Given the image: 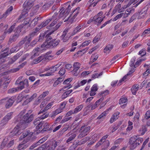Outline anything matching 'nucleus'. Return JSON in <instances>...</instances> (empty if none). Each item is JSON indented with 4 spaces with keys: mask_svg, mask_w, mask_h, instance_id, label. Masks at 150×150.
Here are the masks:
<instances>
[{
    "mask_svg": "<svg viewBox=\"0 0 150 150\" xmlns=\"http://www.w3.org/2000/svg\"><path fill=\"white\" fill-rule=\"evenodd\" d=\"M24 111L21 112L18 116L15 118L16 122H19V124H18L10 133V135L12 137L18 136L22 132V129L23 128L24 123H28L31 122L33 118V115H31L29 117V115L27 113L25 115L22 117Z\"/></svg>",
    "mask_w": 150,
    "mask_h": 150,
    "instance_id": "obj_1",
    "label": "nucleus"
},
{
    "mask_svg": "<svg viewBox=\"0 0 150 150\" xmlns=\"http://www.w3.org/2000/svg\"><path fill=\"white\" fill-rule=\"evenodd\" d=\"M59 42V40H46L42 45L40 48L38 47L33 50L34 54L32 58L38 55L42 51L46 50L51 46L54 47L57 46Z\"/></svg>",
    "mask_w": 150,
    "mask_h": 150,
    "instance_id": "obj_2",
    "label": "nucleus"
},
{
    "mask_svg": "<svg viewBox=\"0 0 150 150\" xmlns=\"http://www.w3.org/2000/svg\"><path fill=\"white\" fill-rule=\"evenodd\" d=\"M33 6V1L31 0H27L24 3L23 5L24 10L20 16V19H25V18L28 15V11Z\"/></svg>",
    "mask_w": 150,
    "mask_h": 150,
    "instance_id": "obj_3",
    "label": "nucleus"
},
{
    "mask_svg": "<svg viewBox=\"0 0 150 150\" xmlns=\"http://www.w3.org/2000/svg\"><path fill=\"white\" fill-rule=\"evenodd\" d=\"M143 141L142 138H138L137 136H134L131 137L129 141L130 149L131 150L134 149Z\"/></svg>",
    "mask_w": 150,
    "mask_h": 150,
    "instance_id": "obj_4",
    "label": "nucleus"
},
{
    "mask_svg": "<svg viewBox=\"0 0 150 150\" xmlns=\"http://www.w3.org/2000/svg\"><path fill=\"white\" fill-rule=\"evenodd\" d=\"M71 8V5H69L68 4H67L66 7L65 8L64 7L61 8L59 11L60 13L59 17H60L64 16L65 17H66L68 15Z\"/></svg>",
    "mask_w": 150,
    "mask_h": 150,
    "instance_id": "obj_5",
    "label": "nucleus"
},
{
    "mask_svg": "<svg viewBox=\"0 0 150 150\" xmlns=\"http://www.w3.org/2000/svg\"><path fill=\"white\" fill-rule=\"evenodd\" d=\"M102 15L103 13L100 12L93 18V21H94L95 23L97 25H99L103 21V18Z\"/></svg>",
    "mask_w": 150,
    "mask_h": 150,
    "instance_id": "obj_6",
    "label": "nucleus"
},
{
    "mask_svg": "<svg viewBox=\"0 0 150 150\" xmlns=\"http://www.w3.org/2000/svg\"><path fill=\"white\" fill-rule=\"evenodd\" d=\"M90 126L82 127L80 130V134L78 136L79 138H81L86 135L90 129Z\"/></svg>",
    "mask_w": 150,
    "mask_h": 150,
    "instance_id": "obj_7",
    "label": "nucleus"
},
{
    "mask_svg": "<svg viewBox=\"0 0 150 150\" xmlns=\"http://www.w3.org/2000/svg\"><path fill=\"white\" fill-rule=\"evenodd\" d=\"M51 20L50 19L47 20L45 23H42L39 26V28H37L36 29L35 31L33 33L32 35H35L37 34L36 33L39 30L42 28L43 27L46 25Z\"/></svg>",
    "mask_w": 150,
    "mask_h": 150,
    "instance_id": "obj_8",
    "label": "nucleus"
},
{
    "mask_svg": "<svg viewBox=\"0 0 150 150\" xmlns=\"http://www.w3.org/2000/svg\"><path fill=\"white\" fill-rule=\"evenodd\" d=\"M4 100L6 101V107L7 108H8L11 107L14 101V100L12 98L10 99L6 98L2 100L1 101H2V102H3Z\"/></svg>",
    "mask_w": 150,
    "mask_h": 150,
    "instance_id": "obj_9",
    "label": "nucleus"
},
{
    "mask_svg": "<svg viewBox=\"0 0 150 150\" xmlns=\"http://www.w3.org/2000/svg\"><path fill=\"white\" fill-rule=\"evenodd\" d=\"M79 8L78 7L73 12L74 13V16L72 18L71 17V16H69L68 19L67 20H65L64 22H66L67 21H69L70 22H72L74 21V19H75L77 15L78 14L79 12Z\"/></svg>",
    "mask_w": 150,
    "mask_h": 150,
    "instance_id": "obj_10",
    "label": "nucleus"
},
{
    "mask_svg": "<svg viewBox=\"0 0 150 150\" xmlns=\"http://www.w3.org/2000/svg\"><path fill=\"white\" fill-rule=\"evenodd\" d=\"M34 124L35 125H38L36 127V129L37 131H38V132H37L38 133L40 132V131H42V129L43 127V122H39V121H37V120L35 121L34 122Z\"/></svg>",
    "mask_w": 150,
    "mask_h": 150,
    "instance_id": "obj_11",
    "label": "nucleus"
},
{
    "mask_svg": "<svg viewBox=\"0 0 150 150\" xmlns=\"http://www.w3.org/2000/svg\"><path fill=\"white\" fill-rule=\"evenodd\" d=\"M136 58L135 57H134L132 58L131 59L130 62V67H132L134 66V68H135L137 67V66L139 64L140 62H141L143 61H144V59H141L138 60L136 63L135 65L134 64V62Z\"/></svg>",
    "mask_w": 150,
    "mask_h": 150,
    "instance_id": "obj_12",
    "label": "nucleus"
},
{
    "mask_svg": "<svg viewBox=\"0 0 150 150\" xmlns=\"http://www.w3.org/2000/svg\"><path fill=\"white\" fill-rule=\"evenodd\" d=\"M147 12V9L145 8H144L140 12L137 14V16H138V18L139 19L144 18L146 16Z\"/></svg>",
    "mask_w": 150,
    "mask_h": 150,
    "instance_id": "obj_13",
    "label": "nucleus"
},
{
    "mask_svg": "<svg viewBox=\"0 0 150 150\" xmlns=\"http://www.w3.org/2000/svg\"><path fill=\"white\" fill-rule=\"evenodd\" d=\"M12 113V112L9 113L4 117L2 121V125L6 124L8 121L11 118Z\"/></svg>",
    "mask_w": 150,
    "mask_h": 150,
    "instance_id": "obj_14",
    "label": "nucleus"
},
{
    "mask_svg": "<svg viewBox=\"0 0 150 150\" xmlns=\"http://www.w3.org/2000/svg\"><path fill=\"white\" fill-rule=\"evenodd\" d=\"M61 64L59 63L57 64V65H56L55 66H52V67L49 68H47L45 69V71H47L48 70H49L51 72V75L52 74V73H53L58 68L61 66Z\"/></svg>",
    "mask_w": 150,
    "mask_h": 150,
    "instance_id": "obj_15",
    "label": "nucleus"
},
{
    "mask_svg": "<svg viewBox=\"0 0 150 150\" xmlns=\"http://www.w3.org/2000/svg\"><path fill=\"white\" fill-rule=\"evenodd\" d=\"M58 143L55 141L50 142V145L47 146V150H54L56 146L58 145Z\"/></svg>",
    "mask_w": 150,
    "mask_h": 150,
    "instance_id": "obj_16",
    "label": "nucleus"
},
{
    "mask_svg": "<svg viewBox=\"0 0 150 150\" xmlns=\"http://www.w3.org/2000/svg\"><path fill=\"white\" fill-rule=\"evenodd\" d=\"M119 103L121 105V107L122 108H124L127 104V99L125 98H121L120 100Z\"/></svg>",
    "mask_w": 150,
    "mask_h": 150,
    "instance_id": "obj_17",
    "label": "nucleus"
},
{
    "mask_svg": "<svg viewBox=\"0 0 150 150\" xmlns=\"http://www.w3.org/2000/svg\"><path fill=\"white\" fill-rule=\"evenodd\" d=\"M27 141H24L21 143L20 144L18 147V150H23L29 146L28 144H26Z\"/></svg>",
    "mask_w": 150,
    "mask_h": 150,
    "instance_id": "obj_18",
    "label": "nucleus"
},
{
    "mask_svg": "<svg viewBox=\"0 0 150 150\" xmlns=\"http://www.w3.org/2000/svg\"><path fill=\"white\" fill-rule=\"evenodd\" d=\"M120 114V112L118 111L115 112L112 116L110 120V122L111 123H112L117 119L119 117V115Z\"/></svg>",
    "mask_w": 150,
    "mask_h": 150,
    "instance_id": "obj_19",
    "label": "nucleus"
},
{
    "mask_svg": "<svg viewBox=\"0 0 150 150\" xmlns=\"http://www.w3.org/2000/svg\"><path fill=\"white\" fill-rule=\"evenodd\" d=\"M87 82V80L86 79L78 81L77 83L74 86V89H76L81 86H83Z\"/></svg>",
    "mask_w": 150,
    "mask_h": 150,
    "instance_id": "obj_20",
    "label": "nucleus"
},
{
    "mask_svg": "<svg viewBox=\"0 0 150 150\" xmlns=\"http://www.w3.org/2000/svg\"><path fill=\"white\" fill-rule=\"evenodd\" d=\"M76 133H73L72 132H70L69 133L66 135V137L69 136L68 139L67 140V142H69L74 139L76 137Z\"/></svg>",
    "mask_w": 150,
    "mask_h": 150,
    "instance_id": "obj_21",
    "label": "nucleus"
},
{
    "mask_svg": "<svg viewBox=\"0 0 150 150\" xmlns=\"http://www.w3.org/2000/svg\"><path fill=\"white\" fill-rule=\"evenodd\" d=\"M86 24H82L77 26L74 30V32L75 33H76L80 30L83 29L84 28L87 27Z\"/></svg>",
    "mask_w": 150,
    "mask_h": 150,
    "instance_id": "obj_22",
    "label": "nucleus"
},
{
    "mask_svg": "<svg viewBox=\"0 0 150 150\" xmlns=\"http://www.w3.org/2000/svg\"><path fill=\"white\" fill-rule=\"evenodd\" d=\"M44 57V60L45 61H47L50 60H51L53 59L54 56L51 55H49L48 53H47L45 55H42Z\"/></svg>",
    "mask_w": 150,
    "mask_h": 150,
    "instance_id": "obj_23",
    "label": "nucleus"
},
{
    "mask_svg": "<svg viewBox=\"0 0 150 150\" xmlns=\"http://www.w3.org/2000/svg\"><path fill=\"white\" fill-rule=\"evenodd\" d=\"M47 139V137H43L38 142H37L36 144H34V145L31 146L30 149H32L34 148V147H36L37 146L40 144L43 143L44 142H45Z\"/></svg>",
    "mask_w": 150,
    "mask_h": 150,
    "instance_id": "obj_24",
    "label": "nucleus"
},
{
    "mask_svg": "<svg viewBox=\"0 0 150 150\" xmlns=\"http://www.w3.org/2000/svg\"><path fill=\"white\" fill-rule=\"evenodd\" d=\"M98 56L97 54H93L90 58L89 64H91L93 62L96 61L98 58Z\"/></svg>",
    "mask_w": 150,
    "mask_h": 150,
    "instance_id": "obj_25",
    "label": "nucleus"
},
{
    "mask_svg": "<svg viewBox=\"0 0 150 150\" xmlns=\"http://www.w3.org/2000/svg\"><path fill=\"white\" fill-rule=\"evenodd\" d=\"M58 13H54V15L52 16V20H54L53 22L50 25V28H48V29H52V27L55 24H56V20L57 19V15Z\"/></svg>",
    "mask_w": 150,
    "mask_h": 150,
    "instance_id": "obj_26",
    "label": "nucleus"
},
{
    "mask_svg": "<svg viewBox=\"0 0 150 150\" xmlns=\"http://www.w3.org/2000/svg\"><path fill=\"white\" fill-rule=\"evenodd\" d=\"M61 25L60 23H59L57 24L56 26L54 27L53 29L52 30L51 32H50V30H47L46 33H45V35H50L54 31L57 30L60 26Z\"/></svg>",
    "mask_w": 150,
    "mask_h": 150,
    "instance_id": "obj_27",
    "label": "nucleus"
},
{
    "mask_svg": "<svg viewBox=\"0 0 150 150\" xmlns=\"http://www.w3.org/2000/svg\"><path fill=\"white\" fill-rule=\"evenodd\" d=\"M67 30H65L63 32L62 35L61 36V38L62 39L63 41L66 42L69 39V37L68 35L66 36Z\"/></svg>",
    "mask_w": 150,
    "mask_h": 150,
    "instance_id": "obj_28",
    "label": "nucleus"
},
{
    "mask_svg": "<svg viewBox=\"0 0 150 150\" xmlns=\"http://www.w3.org/2000/svg\"><path fill=\"white\" fill-rule=\"evenodd\" d=\"M24 41H22L19 43V46H17L16 47H15L13 48H12L10 50V51L11 53L13 52H17L18 51L20 48V46L22 44H23L24 42Z\"/></svg>",
    "mask_w": 150,
    "mask_h": 150,
    "instance_id": "obj_29",
    "label": "nucleus"
},
{
    "mask_svg": "<svg viewBox=\"0 0 150 150\" xmlns=\"http://www.w3.org/2000/svg\"><path fill=\"white\" fill-rule=\"evenodd\" d=\"M113 45H109L106 46L104 49V52L106 53H108L112 49Z\"/></svg>",
    "mask_w": 150,
    "mask_h": 150,
    "instance_id": "obj_30",
    "label": "nucleus"
},
{
    "mask_svg": "<svg viewBox=\"0 0 150 150\" xmlns=\"http://www.w3.org/2000/svg\"><path fill=\"white\" fill-rule=\"evenodd\" d=\"M139 88V86L137 85H134L131 88V91L133 94L135 95Z\"/></svg>",
    "mask_w": 150,
    "mask_h": 150,
    "instance_id": "obj_31",
    "label": "nucleus"
},
{
    "mask_svg": "<svg viewBox=\"0 0 150 150\" xmlns=\"http://www.w3.org/2000/svg\"><path fill=\"white\" fill-rule=\"evenodd\" d=\"M49 91H46L44 92L41 95H40L38 98V100L40 101V100L43 99L48 94Z\"/></svg>",
    "mask_w": 150,
    "mask_h": 150,
    "instance_id": "obj_32",
    "label": "nucleus"
},
{
    "mask_svg": "<svg viewBox=\"0 0 150 150\" xmlns=\"http://www.w3.org/2000/svg\"><path fill=\"white\" fill-rule=\"evenodd\" d=\"M62 110L63 109L60 108L57 109L53 112L52 114L51 115V117L52 118L54 117L56 115H57L62 112Z\"/></svg>",
    "mask_w": 150,
    "mask_h": 150,
    "instance_id": "obj_33",
    "label": "nucleus"
},
{
    "mask_svg": "<svg viewBox=\"0 0 150 150\" xmlns=\"http://www.w3.org/2000/svg\"><path fill=\"white\" fill-rule=\"evenodd\" d=\"M13 8L12 6H10L7 10L6 13L2 15V17L6 18L9 14L10 12L12 10Z\"/></svg>",
    "mask_w": 150,
    "mask_h": 150,
    "instance_id": "obj_34",
    "label": "nucleus"
},
{
    "mask_svg": "<svg viewBox=\"0 0 150 150\" xmlns=\"http://www.w3.org/2000/svg\"><path fill=\"white\" fill-rule=\"evenodd\" d=\"M64 80V78L59 77L54 82V83L53 86L54 87L56 86L58 84H59L60 83L62 82Z\"/></svg>",
    "mask_w": 150,
    "mask_h": 150,
    "instance_id": "obj_35",
    "label": "nucleus"
},
{
    "mask_svg": "<svg viewBox=\"0 0 150 150\" xmlns=\"http://www.w3.org/2000/svg\"><path fill=\"white\" fill-rule=\"evenodd\" d=\"M42 60H44V57L42 55L37 59L34 60L33 62V63L34 64H37Z\"/></svg>",
    "mask_w": 150,
    "mask_h": 150,
    "instance_id": "obj_36",
    "label": "nucleus"
},
{
    "mask_svg": "<svg viewBox=\"0 0 150 150\" xmlns=\"http://www.w3.org/2000/svg\"><path fill=\"white\" fill-rule=\"evenodd\" d=\"M110 144L109 142L107 140L103 143V144L102 146V150H106L108 148Z\"/></svg>",
    "mask_w": 150,
    "mask_h": 150,
    "instance_id": "obj_37",
    "label": "nucleus"
},
{
    "mask_svg": "<svg viewBox=\"0 0 150 150\" xmlns=\"http://www.w3.org/2000/svg\"><path fill=\"white\" fill-rule=\"evenodd\" d=\"M121 7V5L120 4H118L116 5L113 11V14L115 13L117 11L119 12V10H120Z\"/></svg>",
    "mask_w": 150,
    "mask_h": 150,
    "instance_id": "obj_38",
    "label": "nucleus"
},
{
    "mask_svg": "<svg viewBox=\"0 0 150 150\" xmlns=\"http://www.w3.org/2000/svg\"><path fill=\"white\" fill-rule=\"evenodd\" d=\"M133 123L132 122L129 121L128 122V126L126 129V131L127 132H130L133 128Z\"/></svg>",
    "mask_w": 150,
    "mask_h": 150,
    "instance_id": "obj_39",
    "label": "nucleus"
},
{
    "mask_svg": "<svg viewBox=\"0 0 150 150\" xmlns=\"http://www.w3.org/2000/svg\"><path fill=\"white\" fill-rule=\"evenodd\" d=\"M83 107V105H80L77 106L75 109L74 113H76L80 111Z\"/></svg>",
    "mask_w": 150,
    "mask_h": 150,
    "instance_id": "obj_40",
    "label": "nucleus"
},
{
    "mask_svg": "<svg viewBox=\"0 0 150 150\" xmlns=\"http://www.w3.org/2000/svg\"><path fill=\"white\" fill-rule=\"evenodd\" d=\"M147 67L146 68H147L146 71L143 74V75L144 77H146L150 73V67H148L149 65H145L144 66V67Z\"/></svg>",
    "mask_w": 150,
    "mask_h": 150,
    "instance_id": "obj_41",
    "label": "nucleus"
},
{
    "mask_svg": "<svg viewBox=\"0 0 150 150\" xmlns=\"http://www.w3.org/2000/svg\"><path fill=\"white\" fill-rule=\"evenodd\" d=\"M81 64L78 62H76L74 63L73 64L74 69L75 70H78L80 68Z\"/></svg>",
    "mask_w": 150,
    "mask_h": 150,
    "instance_id": "obj_42",
    "label": "nucleus"
},
{
    "mask_svg": "<svg viewBox=\"0 0 150 150\" xmlns=\"http://www.w3.org/2000/svg\"><path fill=\"white\" fill-rule=\"evenodd\" d=\"M146 130V129L145 126H142L141 129L139 130V132L140 134L142 135L144 134Z\"/></svg>",
    "mask_w": 150,
    "mask_h": 150,
    "instance_id": "obj_43",
    "label": "nucleus"
},
{
    "mask_svg": "<svg viewBox=\"0 0 150 150\" xmlns=\"http://www.w3.org/2000/svg\"><path fill=\"white\" fill-rule=\"evenodd\" d=\"M8 141V139L7 138H5L4 139L2 142L1 145V148H3L4 146L6 144V143Z\"/></svg>",
    "mask_w": 150,
    "mask_h": 150,
    "instance_id": "obj_44",
    "label": "nucleus"
},
{
    "mask_svg": "<svg viewBox=\"0 0 150 150\" xmlns=\"http://www.w3.org/2000/svg\"><path fill=\"white\" fill-rule=\"evenodd\" d=\"M108 137V135H106L105 136H104L101 139L100 141V142H99L97 144L96 146L97 147L102 142H104V140L105 139H106Z\"/></svg>",
    "mask_w": 150,
    "mask_h": 150,
    "instance_id": "obj_45",
    "label": "nucleus"
},
{
    "mask_svg": "<svg viewBox=\"0 0 150 150\" xmlns=\"http://www.w3.org/2000/svg\"><path fill=\"white\" fill-rule=\"evenodd\" d=\"M73 80V78H70L65 80L63 82L64 84H68Z\"/></svg>",
    "mask_w": 150,
    "mask_h": 150,
    "instance_id": "obj_46",
    "label": "nucleus"
},
{
    "mask_svg": "<svg viewBox=\"0 0 150 150\" xmlns=\"http://www.w3.org/2000/svg\"><path fill=\"white\" fill-rule=\"evenodd\" d=\"M123 16V13H120L117 16H116L112 20L113 21H116L118 19L122 17Z\"/></svg>",
    "mask_w": 150,
    "mask_h": 150,
    "instance_id": "obj_47",
    "label": "nucleus"
},
{
    "mask_svg": "<svg viewBox=\"0 0 150 150\" xmlns=\"http://www.w3.org/2000/svg\"><path fill=\"white\" fill-rule=\"evenodd\" d=\"M91 42V41L90 40L86 41L84 42H83L82 44L79 47H84L88 45Z\"/></svg>",
    "mask_w": 150,
    "mask_h": 150,
    "instance_id": "obj_48",
    "label": "nucleus"
},
{
    "mask_svg": "<svg viewBox=\"0 0 150 150\" xmlns=\"http://www.w3.org/2000/svg\"><path fill=\"white\" fill-rule=\"evenodd\" d=\"M14 25H12L11 27L9 28L8 29V31H5L4 33L5 34H6L7 33H10L13 30V29L14 28Z\"/></svg>",
    "mask_w": 150,
    "mask_h": 150,
    "instance_id": "obj_49",
    "label": "nucleus"
},
{
    "mask_svg": "<svg viewBox=\"0 0 150 150\" xmlns=\"http://www.w3.org/2000/svg\"><path fill=\"white\" fill-rule=\"evenodd\" d=\"M110 108H109L108 110H106V111L105 112H103L101 115H100L98 117V119H100L101 118H102L104 116H105L106 115V112H108Z\"/></svg>",
    "mask_w": 150,
    "mask_h": 150,
    "instance_id": "obj_50",
    "label": "nucleus"
},
{
    "mask_svg": "<svg viewBox=\"0 0 150 150\" xmlns=\"http://www.w3.org/2000/svg\"><path fill=\"white\" fill-rule=\"evenodd\" d=\"M102 74L103 73L102 72L100 73L99 74H98L97 73H95L92 75V78L94 79H95L96 78H98L99 77L102 75Z\"/></svg>",
    "mask_w": 150,
    "mask_h": 150,
    "instance_id": "obj_51",
    "label": "nucleus"
},
{
    "mask_svg": "<svg viewBox=\"0 0 150 150\" xmlns=\"http://www.w3.org/2000/svg\"><path fill=\"white\" fill-rule=\"evenodd\" d=\"M54 102H52L51 103H49L47 106L45 108V110H47L48 109H50L52 106L53 105Z\"/></svg>",
    "mask_w": 150,
    "mask_h": 150,
    "instance_id": "obj_52",
    "label": "nucleus"
},
{
    "mask_svg": "<svg viewBox=\"0 0 150 150\" xmlns=\"http://www.w3.org/2000/svg\"><path fill=\"white\" fill-rule=\"evenodd\" d=\"M98 89V85L97 84H94L91 88V89L94 91H96Z\"/></svg>",
    "mask_w": 150,
    "mask_h": 150,
    "instance_id": "obj_53",
    "label": "nucleus"
},
{
    "mask_svg": "<svg viewBox=\"0 0 150 150\" xmlns=\"http://www.w3.org/2000/svg\"><path fill=\"white\" fill-rule=\"evenodd\" d=\"M36 96V94H33L31 97L30 98H29V99H26V101L24 103V104H25L26 103H28V102L30 101L32 99H33Z\"/></svg>",
    "mask_w": 150,
    "mask_h": 150,
    "instance_id": "obj_54",
    "label": "nucleus"
},
{
    "mask_svg": "<svg viewBox=\"0 0 150 150\" xmlns=\"http://www.w3.org/2000/svg\"><path fill=\"white\" fill-rule=\"evenodd\" d=\"M91 73V71H85L81 73V75L82 76H85L87 75H88Z\"/></svg>",
    "mask_w": 150,
    "mask_h": 150,
    "instance_id": "obj_55",
    "label": "nucleus"
},
{
    "mask_svg": "<svg viewBox=\"0 0 150 150\" xmlns=\"http://www.w3.org/2000/svg\"><path fill=\"white\" fill-rule=\"evenodd\" d=\"M128 75H127H127H125V76H124L122 79H120L119 81V83H118L117 85H120L121 84L120 83H122L123 81H124L126 79Z\"/></svg>",
    "mask_w": 150,
    "mask_h": 150,
    "instance_id": "obj_56",
    "label": "nucleus"
},
{
    "mask_svg": "<svg viewBox=\"0 0 150 150\" xmlns=\"http://www.w3.org/2000/svg\"><path fill=\"white\" fill-rule=\"evenodd\" d=\"M144 118L146 119H148L150 118V110L146 112L144 116Z\"/></svg>",
    "mask_w": 150,
    "mask_h": 150,
    "instance_id": "obj_57",
    "label": "nucleus"
},
{
    "mask_svg": "<svg viewBox=\"0 0 150 150\" xmlns=\"http://www.w3.org/2000/svg\"><path fill=\"white\" fill-rule=\"evenodd\" d=\"M109 93V91L107 90H105L103 91H102L100 93V95L102 96H105L108 95Z\"/></svg>",
    "mask_w": 150,
    "mask_h": 150,
    "instance_id": "obj_58",
    "label": "nucleus"
},
{
    "mask_svg": "<svg viewBox=\"0 0 150 150\" xmlns=\"http://www.w3.org/2000/svg\"><path fill=\"white\" fill-rule=\"evenodd\" d=\"M139 54L141 55L142 56L145 55L146 54V52L145 49H143L141 50L139 52Z\"/></svg>",
    "mask_w": 150,
    "mask_h": 150,
    "instance_id": "obj_59",
    "label": "nucleus"
},
{
    "mask_svg": "<svg viewBox=\"0 0 150 150\" xmlns=\"http://www.w3.org/2000/svg\"><path fill=\"white\" fill-rule=\"evenodd\" d=\"M100 36H97L95 37L93 40V42L94 43L97 42L100 39Z\"/></svg>",
    "mask_w": 150,
    "mask_h": 150,
    "instance_id": "obj_60",
    "label": "nucleus"
},
{
    "mask_svg": "<svg viewBox=\"0 0 150 150\" xmlns=\"http://www.w3.org/2000/svg\"><path fill=\"white\" fill-rule=\"evenodd\" d=\"M26 40L25 41V42H26V44L27 43V44L25 45V47H27L28 46H29V44L30 42V41L31 40V39L30 38H28L27 37L25 39Z\"/></svg>",
    "mask_w": 150,
    "mask_h": 150,
    "instance_id": "obj_61",
    "label": "nucleus"
},
{
    "mask_svg": "<svg viewBox=\"0 0 150 150\" xmlns=\"http://www.w3.org/2000/svg\"><path fill=\"white\" fill-rule=\"evenodd\" d=\"M103 99H104L103 98H101L100 99L96 101V102L95 103V104L97 106L98 105H99L100 103L103 101Z\"/></svg>",
    "mask_w": 150,
    "mask_h": 150,
    "instance_id": "obj_62",
    "label": "nucleus"
},
{
    "mask_svg": "<svg viewBox=\"0 0 150 150\" xmlns=\"http://www.w3.org/2000/svg\"><path fill=\"white\" fill-rule=\"evenodd\" d=\"M65 72V69L64 68H62L59 72V74L60 75H63L64 74Z\"/></svg>",
    "mask_w": 150,
    "mask_h": 150,
    "instance_id": "obj_63",
    "label": "nucleus"
},
{
    "mask_svg": "<svg viewBox=\"0 0 150 150\" xmlns=\"http://www.w3.org/2000/svg\"><path fill=\"white\" fill-rule=\"evenodd\" d=\"M49 115V114L48 113H45L42 115L40 117V119H43L47 118Z\"/></svg>",
    "mask_w": 150,
    "mask_h": 150,
    "instance_id": "obj_64",
    "label": "nucleus"
}]
</instances>
